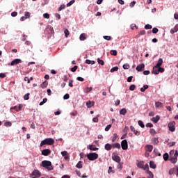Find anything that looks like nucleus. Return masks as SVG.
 Returning <instances> with one entry per match:
<instances>
[{
  "instance_id": "nucleus-59",
  "label": "nucleus",
  "mask_w": 178,
  "mask_h": 178,
  "mask_svg": "<svg viewBox=\"0 0 178 178\" xmlns=\"http://www.w3.org/2000/svg\"><path fill=\"white\" fill-rule=\"evenodd\" d=\"M76 80H78V81H84L83 78L81 77V76H78V77L76 78Z\"/></svg>"
},
{
  "instance_id": "nucleus-9",
  "label": "nucleus",
  "mask_w": 178,
  "mask_h": 178,
  "mask_svg": "<svg viewBox=\"0 0 178 178\" xmlns=\"http://www.w3.org/2000/svg\"><path fill=\"white\" fill-rule=\"evenodd\" d=\"M51 154V149H45L42 151V155H44V156H48Z\"/></svg>"
},
{
  "instance_id": "nucleus-23",
  "label": "nucleus",
  "mask_w": 178,
  "mask_h": 178,
  "mask_svg": "<svg viewBox=\"0 0 178 178\" xmlns=\"http://www.w3.org/2000/svg\"><path fill=\"white\" fill-rule=\"evenodd\" d=\"M112 147L113 148H118V149H120V143H114V144H112Z\"/></svg>"
},
{
  "instance_id": "nucleus-36",
  "label": "nucleus",
  "mask_w": 178,
  "mask_h": 178,
  "mask_svg": "<svg viewBox=\"0 0 178 178\" xmlns=\"http://www.w3.org/2000/svg\"><path fill=\"white\" fill-rule=\"evenodd\" d=\"M97 62L99 65H102V66H104L105 65V62H104L102 60L97 58Z\"/></svg>"
},
{
  "instance_id": "nucleus-27",
  "label": "nucleus",
  "mask_w": 178,
  "mask_h": 178,
  "mask_svg": "<svg viewBox=\"0 0 178 178\" xmlns=\"http://www.w3.org/2000/svg\"><path fill=\"white\" fill-rule=\"evenodd\" d=\"M147 173L149 175L147 178H154V174L152 173V172L149 171V170H147Z\"/></svg>"
},
{
  "instance_id": "nucleus-19",
  "label": "nucleus",
  "mask_w": 178,
  "mask_h": 178,
  "mask_svg": "<svg viewBox=\"0 0 178 178\" xmlns=\"http://www.w3.org/2000/svg\"><path fill=\"white\" fill-rule=\"evenodd\" d=\"M152 141L154 145H158V144H159V140H158V138H153L152 139Z\"/></svg>"
},
{
  "instance_id": "nucleus-1",
  "label": "nucleus",
  "mask_w": 178,
  "mask_h": 178,
  "mask_svg": "<svg viewBox=\"0 0 178 178\" xmlns=\"http://www.w3.org/2000/svg\"><path fill=\"white\" fill-rule=\"evenodd\" d=\"M41 166H42V168H44L45 169H47V170H54V165H52V163L49 161H42Z\"/></svg>"
},
{
  "instance_id": "nucleus-5",
  "label": "nucleus",
  "mask_w": 178,
  "mask_h": 178,
  "mask_svg": "<svg viewBox=\"0 0 178 178\" xmlns=\"http://www.w3.org/2000/svg\"><path fill=\"white\" fill-rule=\"evenodd\" d=\"M121 147L124 151H126L129 148V143H127V140L124 139L121 142Z\"/></svg>"
},
{
  "instance_id": "nucleus-20",
  "label": "nucleus",
  "mask_w": 178,
  "mask_h": 178,
  "mask_svg": "<svg viewBox=\"0 0 178 178\" xmlns=\"http://www.w3.org/2000/svg\"><path fill=\"white\" fill-rule=\"evenodd\" d=\"M79 40L81 41H84V40H87V36H86V33H81L79 37Z\"/></svg>"
},
{
  "instance_id": "nucleus-2",
  "label": "nucleus",
  "mask_w": 178,
  "mask_h": 178,
  "mask_svg": "<svg viewBox=\"0 0 178 178\" xmlns=\"http://www.w3.org/2000/svg\"><path fill=\"white\" fill-rule=\"evenodd\" d=\"M170 159L172 162V163H176L177 162V156H178V152L177 150H171L170 152Z\"/></svg>"
},
{
  "instance_id": "nucleus-7",
  "label": "nucleus",
  "mask_w": 178,
  "mask_h": 178,
  "mask_svg": "<svg viewBox=\"0 0 178 178\" xmlns=\"http://www.w3.org/2000/svg\"><path fill=\"white\" fill-rule=\"evenodd\" d=\"M112 159L115 161V162H117V163H120V156L115 154V153H113Z\"/></svg>"
},
{
  "instance_id": "nucleus-62",
  "label": "nucleus",
  "mask_w": 178,
  "mask_h": 178,
  "mask_svg": "<svg viewBox=\"0 0 178 178\" xmlns=\"http://www.w3.org/2000/svg\"><path fill=\"white\" fill-rule=\"evenodd\" d=\"M118 169H119L120 170H122V169L123 168L122 163H119L117 166Z\"/></svg>"
},
{
  "instance_id": "nucleus-64",
  "label": "nucleus",
  "mask_w": 178,
  "mask_h": 178,
  "mask_svg": "<svg viewBox=\"0 0 178 178\" xmlns=\"http://www.w3.org/2000/svg\"><path fill=\"white\" fill-rule=\"evenodd\" d=\"M146 127H154V125L151 123L146 124Z\"/></svg>"
},
{
  "instance_id": "nucleus-8",
  "label": "nucleus",
  "mask_w": 178,
  "mask_h": 178,
  "mask_svg": "<svg viewBox=\"0 0 178 178\" xmlns=\"http://www.w3.org/2000/svg\"><path fill=\"white\" fill-rule=\"evenodd\" d=\"M32 176H35V177H40L41 172H40V171H38V170H34L32 172Z\"/></svg>"
},
{
  "instance_id": "nucleus-13",
  "label": "nucleus",
  "mask_w": 178,
  "mask_h": 178,
  "mask_svg": "<svg viewBox=\"0 0 178 178\" xmlns=\"http://www.w3.org/2000/svg\"><path fill=\"white\" fill-rule=\"evenodd\" d=\"M22 63V60L20 59H15L11 62V66H14V65H19V63Z\"/></svg>"
},
{
  "instance_id": "nucleus-61",
  "label": "nucleus",
  "mask_w": 178,
  "mask_h": 178,
  "mask_svg": "<svg viewBox=\"0 0 178 178\" xmlns=\"http://www.w3.org/2000/svg\"><path fill=\"white\" fill-rule=\"evenodd\" d=\"M108 173H115V172H113V170H112V167L110 166L108 168Z\"/></svg>"
},
{
  "instance_id": "nucleus-45",
  "label": "nucleus",
  "mask_w": 178,
  "mask_h": 178,
  "mask_svg": "<svg viewBox=\"0 0 178 178\" xmlns=\"http://www.w3.org/2000/svg\"><path fill=\"white\" fill-rule=\"evenodd\" d=\"M130 91H134L136 90V85H131L129 87Z\"/></svg>"
},
{
  "instance_id": "nucleus-26",
  "label": "nucleus",
  "mask_w": 178,
  "mask_h": 178,
  "mask_svg": "<svg viewBox=\"0 0 178 178\" xmlns=\"http://www.w3.org/2000/svg\"><path fill=\"white\" fill-rule=\"evenodd\" d=\"M86 63H87V65H95V61L90 60H86Z\"/></svg>"
},
{
  "instance_id": "nucleus-6",
  "label": "nucleus",
  "mask_w": 178,
  "mask_h": 178,
  "mask_svg": "<svg viewBox=\"0 0 178 178\" xmlns=\"http://www.w3.org/2000/svg\"><path fill=\"white\" fill-rule=\"evenodd\" d=\"M176 124V122H175V121L170 122L168 124V127L170 130V131H175V130H176V128L175 127Z\"/></svg>"
},
{
  "instance_id": "nucleus-55",
  "label": "nucleus",
  "mask_w": 178,
  "mask_h": 178,
  "mask_svg": "<svg viewBox=\"0 0 178 178\" xmlns=\"http://www.w3.org/2000/svg\"><path fill=\"white\" fill-rule=\"evenodd\" d=\"M134 5H136V1H135L131 2L130 4H129V6L131 8H134Z\"/></svg>"
},
{
  "instance_id": "nucleus-24",
  "label": "nucleus",
  "mask_w": 178,
  "mask_h": 178,
  "mask_svg": "<svg viewBox=\"0 0 178 178\" xmlns=\"http://www.w3.org/2000/svg\"><path fill=\"white\" fill-rule=\"evenodd\" d=\"M137 166L140 169H143L144 168V161H140L139 163H138Z\"/></svg>"
},
{
  "instance_id": "nucleus-42",
  "label": "nucleus",
  "mask_w": 178,
  "mask_h": 178,
  "mask_svg": "<svg viewBox=\"0 0 178 178\" xmlns=\"http://www.w3.org/2000/svg\"><path fill=\"white\" fill-rule=\"evenodd\" d=\"M66 8V6L65 4H62L59 8H58V12H60V10H63V9H65Z\"/></svg>"
},
{
  "instance_id": "nucleus-12",
  "label": "nucleus",
  "mask_w": 178,
  "mask_h": 178,
  "mask_svg": "<svg viewBox=\"0 0 178 178\" xmlns=\"http://www.w3.org/2000/svg\"><path fill=\"white\" fill-rule=\"evenodd\" d=\"M145 67V65L144 63H142L136 67L137 72H143V69Z\"/></svg>"
},
{
  "instance_id": "nucleus-22",
  "label": "nucleus",
  "mask_w": 178,
  "mask_h": 178,
  "mask_svg": "<svg viewBox=\"0 0 178 178\" xmlns=\"http://www.w3.org/2000/svg\"><path fill=\"white\" fill-rule=\"evenodd\" d=\"M155 106L156 108H162V106H163V104H162L161 102H156Z\"/></svg>"
},
{
  "instance_id": "nucleus-31",
  "label": "nucleus",
  "mask_w": 178,
  "mask_h": 178,
  "mask_svg": "<svg viewBox=\"0 0 178 178\" xmlns=\"http://www.w3.org/2000/svg\"><path fill=\"white\" fill-rule=\"evenodd\" d=\"M118 139V134H113V137L112 138V143H115Z\"/></svg>"
},
{
  "instance_id": "nucleus-58",
  "label": "nucleus",
  "mask_w": 178,
  "mask_h": 178,
  "mask_svg": "<svg viewBox=\"0 0 178 178\" xmlns=\"http://www.w3.org/2000/svg\"><path fill=\"white\" fill-rule=\"evenodd\" d=\"M175 173V168H171L169 170V175H173Z\"/></svg>"
},
{
  "instance_id": "nucleus-18",
  "label": "nucleus",
  "mask_w": 178,
  "mask_h": 178,
  "mask_svg": "<svg viewBox=\"0 0 178 178\" xmlns=\"http://www.w3.org/2000/svg\"><path fill=\"white\" fill-rule=\"evenodd\" d=\"M162 63H163V60L162 58H159L155 67H161V66H162Z\"/></svg>"
},
{
  "instance_id": "nucleus-52",
  "label": "nucleus",
  "mask_w": 178,
  "mask_h": 178,
  "mask_svg": "<svg viewBox=\"0 0 178 178\" xmlns=\"http://www.w3.org/2000/svg\"><path fill=\"white\" fill-rule=\"evenodd\" d=\"M11 16H12L13 17H16V16H17V12H16V11L13 12V13H11Z\"/></svg>"
},
{
  "instance_id": "nucleus-51",
  "label": "nucleus",
  "mask_w": 178,
  "mask_h": 178,
  "mask_svg": "<svg viewBox=\"0 0 178 178\" xmlns=\"http://www.w3.org/2000/svg\"><path fill=\"white\" fill-rule=\"evenodd\" d=\"M25 17L26 19H30V13L29 12H25Z\"/></svg>"
},
{
  "instance_id": "nucleus-3",
  "label": "nucleus",
  "mask_w": 178,
  "mask_h": 178,
  "mask_svg": "<svg viewBox=\"0 0 178 178\" xmlns=\"http://www.w3.org/2000/svg\"><path fill=\"white\" fill-rule=\"evenodd\" d=\"M55 140L52 138H46L41 141L40 147H43V145H54Z\"/></svg>"
},
{
  "instance_id": "nucleus-56",
  "label": "nucleus",
  "mask_w": 178,
  "mask_h": 178,
  "mask_svg": "<svg viewBox=\"0 0 178 178\" xmlns=\"http://www.w3.org/2000/svg\"><path fill=\"white\" fill-rule=\"evenodd\" d=\"M149 70H145V71H143V74L145 76H148V74H149Z\"/></svg>"
},
{
  "instance_id": "nucleus-4",
  "label": "nucleus",
  "mask_w": 178,
  "mask_h": 178,
  "mask_svg": "<svg viewBox=\"0 0 178 178\" xmlns=\"http://www.w3.org/2000/svg\"><path fill=\"white\" fill-rule=\"evenodd\" d=\"M87 158L89 159V161H95V159H98V154L90 153L87 154Z\"/></svg>"
},
{
  "instance_id": "nucleus-29",
  "label": "nucleus",
  "mask_w": 178,
  "mask_h": 178,
  "mask_svg": "<svg viewBox=\"0 0 178 178\" xmlns=\"http://www.w3.org/2000/svg\"><path fill=\"white\" fill-rule=\"evenodd\" d=\"M163 158L164 161H168V159H169V154L165 153L163 156Z\"/></svg>"
},
{
  "instance_id": "nucleus-41",
  "label": "nucleus",
  "mask_w": 178,
  "mask_h": 178,
  "mask_svg": "<svg viewBox=\"0 0 178 178\" xmlns=\"http://www.w3.org/2000/svg\"><path fill=\"white\" fill-rule=\"evenodd\" d=\"M4 126H6V127H10V126H12V122H6L4 123Z\"/></svg>"
},
{
  "instance_id": "nucleus-25",
  "label": "nucleus",
  "mask_w": 178,
  "mask_h": 178,
  "mask_svg": "<svg viewBox=\"0 0 178 178\" xmlns=\"http://www.w3.org/2000/svg\"><path fill=\"white\" fill-rule=\"evenodd\" d=\"M126 113H127V110L126 108H122L120 111V115H123L124 116V115H126Z\"/></svg>"
},
{
  "instance_id": "nucleus-44",
  "label": "nucleus",
  "mask_w": 178,
  "mask_h": 178,
  "mask_svg": "<svg viewBox=\"0 0 178 178\" xmlns=\"http://www.w3.org/2000/svg\"><path fill=\"white\" fill-rule=\"evenodd\" d=\"M74 2H76V1H74V0H72L71 1H70V2L67 4V8H69V6H72V5H73V3H74Z\"/></svg>"
},
{
  "instance_id": "nucleus-35",
  "label": "nucleus",
  "mask_w": 178,
  "mask_h": 178,
  "mask_svg": "<svg viewBox=\"0 0 178 178\" xmlns=\"http://www.w3.org/2000/svg\"><path fill=\"white\" fill-rule=\"evenodd\" d=\"M138 123L142 127V129H144L145 127V125L144 124V122H143V121L139 120Z\"/></svg>"
},
{
  "instance_id": "nucleus-28",
  "label": "nucleus",
  "mask_w": 178,
  "mask_h": 178,
  "mask_svg": "<svg viewBox=\"0 0 178 178\" xmlns=\"http://www.w3.org/2000/svg\"><path fill=\"white\" fill-rule=\"evenodd\" d=\"M89 149H90V151H98V147H94V146L91 145L89 146Z\"/></svg>"
},
{
  "instance_id": "nucleus-30",
  "label": "nucleus",
  "mask_w": 178,
  "mask_h": 178,
  "mask_svg": "<svg viewBox=\"0 0 178 178\" xmlns=\"http://www.w3.org/2000/svg\"><path fill=\"white\" fill-rule=\"evenodd\" d=\"M111 55H113V56H116L118 55V51L116 50H111L110 51Z\"/></svg>"
},
{
  "instance_id": "nucleus-48",
  "label": "nucleus",
  "mask_w": 178,
  "mask_h": 178,
  "mask_svg": "<svg viewBox=\"0 0 178 178\" xmlns=\"http://www.w3.org/2000/svg\"><path fill=\"white\" fill-rule=\"evenodd\" d=\"M40 87L42 88H46V87H47V81L42 82V83L40 85Z\"/></svg>"
},
{
  "instance_id": "nucleus-53",
  "label": "nucleus",
  "mask_w": 178,
  "mask_h": 178,
  "mask_svg": "<svg viewBox=\"0 0 178 178\" xmlns=\"http://www.w3.org/2000/svg\"><path fill=\"white\" fill-rule=\"evenodd\" d=\"M43 17H44V19H49V14H48V13H44V14L43 15Z\"/></svg>"
},
{
  "instance_id": "nucleus-39",
  "label": "nucleus",
  "mask_w": 178,
  "mask_h": 178,
  "mask_svg": "<svg viewBox=\"0 0 178 178\" xmlns=\"http://www.w3.org/2000/svg\"><path fill=\"white\" fill-rule=\"evenodd\" d=\"M122 67L124 70L130 69V65L128 63H126L123 65Z\"/></svg>"
},
{
  "instance_id": "nucleus-37",
  "label": "nucleus",
  "mask_w": 178,
  "mask_h": 178,
  "mask_svg": "<svg viewBox=\"0 0 178 178\" xmlns=\"http://www.w3.org/2000/svg\"><path fill=\"white\" fill-rule=\"evenodd\" d=\"M145 30H151V29H152V26L149 25V24H147L145 26Z\"/></svg>"
},
{
  "instance_id": "nucleus-17",
  "label": "nucleus",
  "mask_w": 178,
  "mask_h": 178,
  "mask_svg": "<svg viewBox=\"0 0 178 178\" xmlns=\"http://www.w3.org/2000/svg\"><path fill=\"white\" fill-rule=\"evenodd\" d=\"M104 148L106 149V151H111V149H112L113 146L112 145L109 144V143H106L104 146Z\"/></svg>"
},
{
  "instance_id": "nucleus-60",
  "label": "nucleus",
  "mask_w": 178,
  "mask_h": 178,
  "mask_svg": "<svg viewBox=\"0 0 178 178\" xmlns=\"http://www.w3.org/2000/svg\"><path fill=\"white\" fill-rule=\"evenodd\" d=\"M176 142H170L168 143L169 147H173L174 145H175Z\"/></svg>"
},
{
  "instance_id": "nucleus-63",
  "label": "nucleus",
  "mask_w": 178,
  "mask_h": 178,
  "mask_svg": "<svg viewBox=\"0 0 178 178\" xmlns=\"http://www.w3.org/2000/svg\"><path fill=\"white\" fill-rule=\"evenodd\" d=\"M68 86L69 87H73V80H70Z\"/></svg>"
},
{
  "instance_id": "nucleus-40",
  "label": "nucleus",
  "mask_w": 178,
  "mask_h": 178,
  "mask_svg": "<svg viewBox=\"0 0 178 178\" xmlns=\"http://www.w3.org/2000/svg\"><path fill=\"white\" fill-rule=\"evenodd\" d=\"M30 97V93H26L24 96V99L25 101H28V99H29Z\"/></svg>"
},
{
  "instance_id": "nucleus-50",
  "label": "nucleus",
  "mask_w": 178,
  "mask_h": 178,
  "mask_svg": "<svg viewBox=\"0 0 178 178\" xmlns=\"http://www.w3.org/2000/svg\"><path fill=\"white\" fill-rule=\"evenodd\" d=\"M48 101V99L47 98H44L42 102H41L39 105L42 106V104H45V102H47Z\"/></svg>"
},
{
  "instance_id": "nucleus-11",
  "label": "nucleus",
  "mask_w": 178,
  "mask_h": 178,
  "mask_svg": "<svg viewBox=\"0 0 178 178\" xmlns=\"http://www.w3.org/2000/svg\"><path fill=\"white\" fill-rule=\"evenodd\" d=\"M152 149H154V146H152V145H147L145 146V150L147 152H152Z\"/></svg>"
},
{
  "instance_id": "nucleus-15",
  "label": "nucleus",
  "mask_w": 178,
  "mask_h": 178,
  "mask_svg": "<svg viewBox=\"0 0 178 178\" xmlns=\"http://www.w3.org/2000/svg\"><path fill=\"white\" fill-rule=\"evenodd\" d=\"M178 32V24H176L173 29L170 30L171 34H175V33Z\"/></svg>"
},
{
  "instance_id": "nucleus-16",
  "label": "nucleus",
  "mask_w": 178,
  "mask_h": 178,
  "mask_svg": "<svg viewBox=\"0 0 178 178\" xmlns=\"http://www.w3.org/2000/svg\"><path fill=\"white\" fill-rule=\"evenodd\" d=\"M95 104V103L94 102L88 101L86 102V106H87V108H92V106H94Z\"/></svg>"
},
{
  "instance_id": "nucleus-10",
  "label": "nucleus",
  "mask_w": 178,
  "mask_h": 178,
  "mask_svg": "<svg viewBox=\"0 0 178 178\" xmlns=\"http://www.w3.org/2000/svg\"><path fill=\"white\" fill-rule=\"evenodd\" d=\"M152 74H159V67L155 66L153 67Z\"/></svg>"
},
{
  "instance_id": "nucleus-57",
  "label": "nucleus",
  "mask_w": 178,
  "mask_h": 178,
  "mask_svg": "<svg viewBox=\"0 0 178 178\" xmlns=\"http://www.w3.org/2000/svg\"><path fill=\"white\" fill-rule=\"evenodd\" d=\"M134 28L138 29V28L137 27V26L136 25V24H132L131 25V30H134Z\"/></svg>"
},
{
  "instance_id": "nucleus-49",
  "label": "nucleus",
  "mask_w": 178,
  "mask_h": 178,
  "mask_svg": "<svg viewBox=\"0 0 178 178\" xmlns=\"http://www.w3.org/2000/svg\"><path fill=\"white\" fill-rule=\"evenodd\" d=\"M103 38H104V40H106L107 41H111V40H112V37L111 36H104Z\"/></svg>"
},
{
  "instance_id": "nucleus-54",
  "label": "nucleus",
  "mask_w": 178,
  "mask_h": 178,
  "mask_svg": "<svg viewBox=\"0 0 178 178\" xmlns=\"http://www.w3.org/2000/svg\"><path fill=\"white\" fill-rule=\"evenodd\" d=\"M70 97V96L69 95V94H65L63 96V99H69Z\"/></svg>"
},
{
  "instance_id": "nucleus-21",
  "label": "nucleus",
  "mask_w": 178,
  "mask_h": 178,
  "mask_svg": "<svg viewBox=\"0 0 178 178\" xmlns=\"http://www.w3.org/2000/svg\"><path fill=\"white\" fill-rule=\"evenodd\" d=\"M149 166L152 169H156V164L152 161L149 162Z\"/></svg>"
},
{
  "instance_id": "nucleus-33",
  "label": "nucleus",
  "mask_w": 178,
  "mask_h": 178,
  "mask_svg": "<svg viewBox=\"0 0 178 178\" xmlns=\"http://www.w3.org/2000/svg\"><path fill=\"white\" fill-rule=\"evenodd\" d=\"M118 70H119V67L116 66L111 68L110 72L111 73H113V72H118Z\"/></svg>"
},
{
  "instance_id": "nucleus-38",
  "label": "nucleus",
  "mask_w": 178,
  "mask_h": 178,
  "mask_svg": "<svg viewBox=\"0 0 178 178\" xmlns=\"http://www.w3.org/2000/svg\"><path fill=\"white\" fill-rule=\"evenodd\" d=\"M158 31H159V30L158 29V28H153L152 30V33L153 34H156V33H158Z\"/></svg>"
},
{
  "instance_id": "nucleus-34",
  "label": "nucleus",
  "mask_w": 178,
  "mask_h": 178,
  "mask_svg": "<svg viewBox=\"0 0 178 178\" xmlns=\"http://www.w3.org/2000/svg\"><path fill=\"white\" fill-rule=\"evenodd\" d=\"M149 133L152 134V136H155V134H156V131H155L154 129H150Z\"/></svg>"
},
{
  "instance_id": "nucleus-32",
  "label": "nucleus",
  "mask_w": 178,
  "mask_h": 178,
  "mask_svg": "<svg viewBox=\"0 0 178 178\" xmlns=\"http://www.w3.org/2000/svg\"><path fill=\"white\" fill-rule=\"evenodd\" d=\"M76 168L78 169H81L83 168V164H81V161H79V163L76 165Z\"/></svg>"
},
{
  "instance_id": "nucleus-14",
  "label": "nucleus",
  "mask_w": 178,
  "mask_h": 178,
  "mask_svg": "<svg viewBox=\"0 0 178 178\" xmlns=\"http://www.w3.org/2000/svg\"><path fill=\"white\" fill-rule=\"evenodd\" d=\"M160 119H161V117L159 115H156V117H153L152 118V122H153L154 123H158Z\"/></svg>"
},
{
  "instance_id": "nucleus-46",
  "label": "nucleus",
  "mask_w": 178,
  "mask_h": 178,
  "mask_svg": "<svg viewBox=\"0 0 178 178\" xmlns=\"http://www.w3.org/2000/svg\"><path fill=\"white\" fill-rule=\"evenodd\" d=\"M77 69H79V67L77 65H74V67L71 68V72H74Z\"/></svg>"
},
{
  "instance_id": "nucleus-47",
  "label": "nucleus",
  "mask_w": 178,
  "mask_h": 178,
  "mask_svg": "<svg viewBox=\"0 0 178 178\" xmlns=\"http://www.w3.org/2000/svg\"><path fill=\"white\" fill-rule=\"evenodd\" d=\"M111 127H112V124L107 125L105 128V131H109V130L111 129Z\"/></svg>"
},
{
  "instance_id": "nucleus-43",
  "label": "nucleus",
  "mask_w": 178,
  "mask_h": 178,
  "mask_svg": "<svg viewBox=\"0 0 178 178\" xmlns=\"http://www.w3.org/2000/svg\"><path fill=\"white\" fill-rule=\"evenodd\" d=\"M64 33H65V37H66V38H68V37H69V35L70 34V33H69V30L65 29V30L64 31Z\"/></svg>"
}]
</instances>
